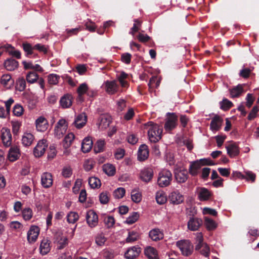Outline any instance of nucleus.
<instances>
[{
    "label": "nucleus",
    "instance_id": "nucleus-40",
    "mask_svg": "<svg viewBox=\"0 0 259 259\" xmlns=\"http://www.w3.org/2000/svg\"><path fill=\"white\" fill-rule=\"evenodd\" d=\"M127 74L124 72L120 73L117 76L118 80L122 88H127L128 87V82L125 80L127 77Z\"/></svg>",
    "mask_w": 259,
    "mask_h": 259
},
{
    "label": "nucleus",
    "instance_id": "nucleus-30",
    "mask_svg": "<svg viewBox=\"0 0 259 259\" xmlns=\"http://www.w3.org/2000/svg\"><path fill=\"white\" fill-rule=\"evenodd\" d=\"M145 254L149 259H158V256L156 250L152 247H147L145 249Z\"/></svg>",
    "mask_w": 259,
    "mask_h": 259
},
{
    "label": "nucleus",
    "instance_id": "nucleus-39",
    "mask_svg": "<svg viewBox=\"0 0 259 259\" xmlns=\"http://www.w3.org/2000/svg\"><path fill=\"white\" fill-rule=\"evenodd\" d=\"M1 82L5 86L8 85H12L14 83V80L12 79L11 76L9 74H4L2 77Z\"/></svg>",
    "mask_w": 259,
    "mask_h": 259
},
{
    "label": "nucleus",
    "instance_id": "nucleus-32",
    "mask_svg": "<svg viewBox=\"0 0 259 259\" xmlns=\"http://www.w3.org/2000/svg\"><path fill=\"white\" fill-rule=\"evenodd\" d=\"M103 170L108 176H112L115 174L116 169L113 165L106 163L103 165Z\"/></svg>",
    "mask_w": 259,
    "mask_h": 259
},
{
    "label": "nucleus",
    "instance_id": "nucleus-33",
    "mask_svg": "<svg viewBox=\"0 0 259 259\" xmlns=\"http://www.w3.org/2000/svg\"><path fill=\"white\" fill-rule=\"evenodd\" d=\"M172 180V174L169 170H163V186H168Z\"/></svg>",
    "mask_w": 259,
    "mask_h": 259
},
{
    "label": "nucleus",
    "instance_id": "nucleus-5",
    "mask_svg": "<svg viewBox=\"0 0 259 259\" xmlns=\"http://www.w3.org/2000/svg\"><path fill=\"white\" fill-rule=\"evenodd\" d=\"M177 116L175 113H168L164 124L165 130L168 132L174 130L177 126Z\"/></svg>",
    "mask_w": 259,
    "mask_h": 259
},
{
    "label": "nucleus",
    "instance_id": "nucleus-61",
    "mask_svg": "<svg viewBox=\"0 0 259 259\" xmlns=\"http://www.w3.org/2000/svg\"><path fill=\"white\" fill-rule=\"evenodd\" d=\"M140 25L141 22L138 19L135 20V23L133 25V27L131 28V30L130 33L134 35L135 33L139 30V26Z\"/></svg>",
    "mask_w": 259,
    "mask_h": 259
},
{
    "label": "nucleus",
    "instance_id": "nucleus-56",
    "mask_svg": "<svg viewBox=\"0 0 259 259\" xmlns=\"http://www.w3.org/2000/svg\"><path fill=\"white\" fill-rule=\"evenodd\" d=\"M74 139V135L73 133H71L66 135L64 138V142H65L66 147H69L72 143Z\"/></svg>",
    "mask_w": 259,
    "mask_h": 259
},
{
    "label": "nucleus",
    "instance_id": "nucleus-29",
    "mask_svg": "<svg viewBox=\"0 0 259 259\" xmlns=\"http://www.w3.org/2000/svg\"><path fill=\"white\" fill-rule=\"evenodd\" d=\"M93 146V142L89 138H85L83 139L81 144V149L83 152L87 153L89 152Z\"/></svg>",
    "mask_w": 259,
    "mask_h": 259
},
{
    "label": "nucleus",
    "instance_id": "nucleus-23",
    "mask_svg": "<svg viewBox=\"0 0 259 259\" xmlns=\"http://www.w3.org/2000/svg\"><path fill=\"white\" fill-rule=\"evenodd\" d=\"M34 140V136L30 133H24L22 137V144L25 147L30 146Z\"/></svg>",
    "mask_w": 259,
    "mask_h": 259
},
{
    "label": "nucleus",
    "instance_id": "nucleus-50",
    "mask_svg": "<svg viewBox=\"0 0 259 259\" xmlns=\"http://www.w3.org/2000/svg\"><path fill=\"white\" fill-rule=\"evenodd\" d=\"M161 82L160 78L156 76H152L149 81V85L151 88H158Z\"/></svg>",
    "mask_w": 259,
    "mask_h": 259
},
{
    "label": "nucleus",
    "instance_id": "nucleus-59",
    "mask_svg": "<svg viewBox=\"0 0 259 259\" xmlns=\"http://www.w3.org/2000/svg\"><path fill=\"white\" fill-rule=\"evenodd\" d=\"M12 131L14 135H17L19 132L21 123L19 121H12Z\"/></svg>",
    "mask_w": 259,
    "mask_h": 259
},
{
    "label": "nucleus",
    "instance_id": "nucleus-2",
    "mask_svg": "<svg viewBox=\"0 0 259 259\" xmlns=\"http://www.w3.org/2000/svg\"><path fill=\"white\" fill-rule=\"evenodd\" d=\"M214 165V163L210 159H201L192 162L189 168V172L192 176L197 175L199 169L203 165Z\"/></svg>",
    "mask_w": 259,
    "mask_h": 259
},
{
    "label": "nucleus",
    "instance_id": "nucleus-11",
    "mask_svg": "<svg viewBox=\"0 0 259 259\" xmlns=\"http://www.w3.org/2000/svg\"><path fill=\"white\" fill-rule=\"evenodd\" d=\"M168 200L174 204H179L184 201V197L178 191H174L169 195Z\"/></svg>",
    "mask_w": 259,
    "mask_h": 259
},
{
    "label": "nucleus",
    "instance_id": "nucleus-54",
    "mask_svg": "<svg viewBox=\"0 0 259 259\" xmlns=\"http://www.w3.org/2000/svg\"><path fill=\"white\" fill-rule=\"evenodd\" d=\"M221 109L224 110H227L230 108L232 106V103L228 100L225 99L220 102Z\"/></svg>",
    "mask_w": 259,
    "mask_h": 259
},
{
    "label": "nucleus",
    "instance_id": "nucleus-19",
    "mask_svg": "<svg viewBox=\"0 0 259 259\" xmlns=\"http://www.w3.org/2000/svg\"><path fill=\"white\" fill-rule=\"evenodd\" d=\"M223 119L219 116H216L214 117L210 123V130L213 132L219 131L222 126Z\"/></svg>",
    "mask_w": 259,
    "mask_h": 259
},
{
    "label": "nucleus",
    "instance_id": "nucleus-34",
    "mask_svg": "<svg viewBox=\"0 0 259 259\" xmlns=\"http://www.w3.org/2000/svg\"><path fill=\"white\" fill-rule=\"evenodd\" d=\"M142 195L141 193L137 189H134L131 192V199L133 202L136 203L140 202L142 200Z\"/></svg>",
    "mask_w": 259,
    "mask_h": 259
},
{
    "label": "nucleus",
    "instance_id": "nucleus-1",
    "mask_svg": "<svg viewBox=\"0 0 259 259\" xmlns=\"http://www.w3.org/2000/svg\"><path fill=\"white\" fill-rule=\"evenodd\" d=\"M147 130L149 140L151 143H156L161 138L162 129L156 123L150 121L145 124Z\"/></svg>",
    "mask_w": 259,
    "mask_h": 259
},
{
    "label": "nucleus",
    "instance_id": "nucleus-24",
    "mask_svg": "<svg viewBox=\"0 0 259 259\" xmlns=\"http://www.w3.org/2000/svg\"><path fill=\"white\" fill-rule=\"evenodd\" d=\"M20 156L19 149L17 146L12 147L8 153V159L11 161L16 160Z\"/></svg>",
    "mask_w": 259,
    "mask_h": 259
},
{
    "label": "nucleus",
    "instance_id": "nucleus-26",
    "mask_svg": "<svg viewBox=\"0 0 259 259\" xmlns=\"http://www.w3.org/2000/svg\"><path fill=\"white\" fill-rule=\"evenodd\" d=\"M226 148L228 154L231 157L237 156L239 153L238 147L235 143H231L227 146Z\"/></svg>",
    "mask_w": 259,
    "mask_h": 259
},
{
    "label": "nucleus",
    "instance_id": "nucleus-46",
    "mask_svg": "<svg viewBox=\"0 0 259 259\" xmlns=\"http://www.w3.org/2000/svg\"><path fill=\"white\" fill-rule=\"evenodd\" d=\"M125 194V190L124 188L120 187L118 188L113 192V196L116 199H120L123 197Z\"/></svg>",
    "mask_w": 259,
    "mask_h": 259
},
{
    "label": "nucleus",
    "instance_id": "nucleus-42",
    "mask_svg": "<svg viewBox=\"0 0 259 259\" xmlns=\"http://www.w3.org/2000/svg\"><path fill=\"white\" fill-rule=\"evenodd\" d=\"M243 92V87L239 84L236 87L230 90V95L231 97L235 98L238 97Z\"/></svg>",
    "mask_w": 259,
    "mask_h": 259
},
{
    "label": "nucleus",
    "instance_id": "nucleus-51",
    "mask_svg": "<svg viewBox=\"0 0 259 259\" xmlns=\"http://www.w3.org/2000/svg\"><path fill=\"white\" fill-rule=\"evenodd\" d=\"M104 222L107 228H110L113 227L115 220L112 216H106L104 218Z\"/></svg>",
    "mask_w": 259,
    "mask_h": 259
},
{
    "label": "nucleus",
    "instance_id": "nucleus-41",
    "mask_svg": "<svg viewBox=\"0 0 259 259\" xmlns=\"http://www.w3.org/2000/svg\"><path fill=\"white\" fill-rule=\"evenodd\" d=\"M149 237L153 241H157L160 238V231L158 229H154L149 232Z\"/></svg>",
    "mask_w": 259,
    "mask_h": 259
},
{
    "label": "nucleus",
    "instance_id": "nucleus-62",
    "mask_svg": "<svg viewBox=\"0 0 259 259\" xmlns=\"http://www.w3.org/2000/svg\"><path fill=\"white\" fill-rule=\"evenodd\" d=\"M131 57L132 55L130 53H124L121 55V60L123 63L128 64L131 62Z\"/></svg>",
    "mask_w": 259,
    "mask_h": 259
},
{
    "label": "nucleus",
    "instance_id": "nucleus-7",
    "mask_svg": "<svg viewBox=\"0 0 259 259\" xmlns=\"http://www.w3.org/2000/svg\"><path fill=\"white\" fill-rule=\"evenodd\" d=\"M39 231L40 229L38 227L36 226L30 227L27 234V239L29 243H34L37 240Z\"/></svg>",
    "mask_w": 259,
    "mask_h": 259
},
{
    "label": "nucleus",
    "instance_id": "nucleus-22",
    "mask_svg": "<svg viewBox=\"0 0 259 259\" xmlns=\"http://www.w3.org/2000/svg\"><path fill=\"white\" fill-rule=\"evenodd\" d=\"M153 177V170L150 168H145L140 173V178L145 182H149Z\"/></svg>",
    "mask_w": 259,
    "mask_h": 259
},
{
    "label": "nucleus",
    "instance_id": "nucleus-52",
    "mask_svg": "<svg viewBox=\"0 0 259 259\" xmlns=\"http://www.w3.org/2000/svg\"><path fill=\"white\" fill-rule=\"evenodd\" d=\"M88 86L87 83H83L81 84L77 89V93L79 96L80 97L84 94H87V92H88Z\"/></svg>",
    "mask_w": 259,
    "mask_h": 259
},
{
    "label": "nucleus",
    "instance_id": "nucleus-31",
    "mask_svg": "<svg viewBox=\"0 0 259 259\" xmlns=\"http://www.w3.org/2000/svg\"><path fill=\"white\" fill-rule=\"evenodd\" d=\"M111 123V118L107 115H103L100 118V123H99V128L101 129H106L108 127Z\"/></svg>",
    "mask_w": 259,
    "mask_h": 259
},
{
    "label": "nucleus",
    "instance_id": "nucleus-48",
    "mask_svg": "<svg viewBox=\"0 0 259 259\" xmlns=\"http://www.w3.org/2000/svg\"><path fill=\"white\" fill-rule=\"evenodd\" d=\"M99 200L102 204H107L109 200V193L107 191H104L100 193L99 195Z\"/></svg>",
    "mask_w": 259,
    "mask_h": 259
},
{
    "label": "nucleus",
    "instance_id": "nucleus-44",
    "mask_svg": "<svg viewBox=\"0 0 259 259\" xmlns=\"http://www.w3.org/2000/svg\"><path fill=\"white\" fill-rule=\"evenodd\" d=\"M26 80L28 83H33L38 79V75L34 72H30L26 75Z\"/></svg>",
    "mask_w": 259,
    "mask_h": 259
},
{
    "label": "nucleus",
    "instance_id": "nucleus-37",
    "mask_svg": "<svg viewBox=\"0 0 259 259\" xmlns=\"http://www.w3.org/2000/svg\"><path fill=\"white\" fill-rule=\"evenodd\" d=\"M89 184L93 189H97L100 187L101 183L98 178L93 177L89 179Z\"/></svg>",
    "mask_w": 259,
    "mask_h": 259
},
{
    "label": "nucleus",
    "instance_id": "nucleus-35",
    "mask_svg": "<svg viewBox=\"0 0 259 259\" xmlns=\"http://www.w3.org/2000/svg\"><path fill=\"white\" fill-rule=\"evenodd\" d=\"M140 238L139 234L135 231H129L128 236L126 238V242L132 243L138 240Z\"/></svg>",
    "mask_w": 259,
    "mask_h": 259
},
{
    "label": "nucleus",
    "instance_id": "nucleus-38",
    "mask_svg": "<svg viewBox=\"0 0 259 259\" xmlns=\"http://www.w3.org/2000/svg\"><path fill=\"white\" fill-rule=\"evenodd\" d=\"M139 217L140 215L138 212H133L130 216L127 218L124 223L128 225H132L138 220Z\"/></svg>",
    "mask_w": 259,
    "mask_h": 259
},
{
    "label": "nucleus",
    "instance_id": "nucleus-57",
    "mask_svg": "<svg viewBox=\"0 0 259 259\" xmlns=\"http://www.w3.org/2000/svg\"><path fill=\"white\" fill-rule=\"evenodd\" d=\"M23 112V108L22 106L17 104L13 108L14 114L17 116H20Z\"/></svg>",
    "mask_w": 259,
    "mask_h": 259
},
{
    "label": "nucleus",
    "instance_id": "nucleus-27",
    "mask_svg": "<svg viewBox=\"0 0 259 259\" xmlns=\"http://www.w3.org/2000/svg\"><path fill=\"white\" fill-rule=\"evenodd\" d=\"M195 249L199 250L200 253L205 257H208L210 253V249L206 243L197 244L195 246Z\"/></svg>",
    "mask_w": 259,
    "mask_h": 259
},
{
    "label": "nucleus",
    "instance_id": "nucleus-8",
    "mask_svg": "<svg viewBox=\"0 0 259 259\" xmlns=\"http://www.w3.org/2000/svg\"><path fill=\"white\" fill-rule=\"evenodd\" d=\"M1 139L5 147H9L12 144V135L10 130L8 128L3 127L1 130Z\"/></svg>",
    "mask_w": 259,
    "mask_h": 259
},
{
    "label": "nucleus",
    "instance_id": "nucleus-14",
    "mask_svg": "<svg viewBox=\"0 0 259 259\" xmlns=\"http://www.w3.org/2000/svg\"><path fill=\"white\" fill-rule=\"evenodd\" d=\"M202 224V221L197 218H191L188 222V228L192 231H195L198 230Z\"/></svg>",
    "mask_w": 259,
    "mask_h": 259
},
{
    "label": "nucleus",
    "instance_id": "nucleus-13",
    "mask_svg": "<svg viewBox=\"0 0 259 259\" xmlns=\"http://www.w3.org/2000/svg\"><path fill=\"white\" fill-rule=\"evenodd\" d=\"M86 219L88 225L92 228L96 226L98 223V215L94 210H90L88 211Z\"/></svg>",
    "mask_w": 259,
    "mask_h": 259
},
{
    "label": "nucleus",
    "instance_id": "nucleus-53",
    "mask_svg": "<svg viewBox=\"0 0 259 259\" xmlns=\"http://www.w3.org/2000/svg\"><path fill=\"white\" fill-rule=\"evenodd\" d=\"M106 241L104 235L103 233L98 234L96 237V243L99 246H102Z\"/></svg>",
    "mask_w": 259,
    "mask_h": 259
},
{
    "label": "nucleus",
    "instance_id": "nucleus-36",
    "mask_svg": "<svg viewBox=\"0 0 259 259\" xmlns=\"http://www.w3.org/2000/svg\"><path fill=\"white\" fill-rule=\"evenodd\" d=\"M204 224L208 230H213L217 227V224L215 221L208 217L204 218Z\"/></svg>",
    "mask_w": 259,
    "mask_h": 259
},
{
    "label": "nucleus",
    "instance_id": "nucleus-43",
    "mask_svg": "<svg viewBox=\"0 0 259 259\" xmlns=\"http://www.w3.org/2000/svg\"><path fill=\"white\" fill-rule=\"evenodd\" d=\"M105 142L104 140H99L95 145L94 150L96 153H100L103 151Z\"/></svg>",
    "mask_w": 259,
    "mask_h": 259
},
{
    "label": "nucleus",
    "instance_id": "nucleus-45",
    "mask_svg": "<svg viewBox=\"0 0 259 259\" xmlns=\"http://www.w3.org/2000/svg\"><path fill=\"white\" fill-rule=\"evenodd\" d=\"M79 219V215L77 212L74 211L70 212L67 216V220L69 223L74 224Z\"/></svg>",
    "mask_w": 259,
    "mask_h": 259
},
{
    "label": "nucleus",
    "instance_id": "nucleus-6",
    "mask_svg": "<svg viewBox=\"0 0 259 259\" xmlns=\"http://www.w3.org/2000/svg\"><path fill=\"white\" fill-rule=\"evenodd\" d=\"M48 144L46 140L42 139L38 141L33 149V154L35 157L42 156L46 151Z\"/></svg>",
    "mask_w": 259,
    "mask_h": 259
},
{
    "label": "nucleus",
    "instance_id": "nucleus-17",
    "mask_svg": "<svg viewBox=\"0 0 259 259\" xmlns=\"http://www.w3.org/2000/svg\"><path fill=\"white\" fill-rule=\"evenodd\" d=\"M53 178L51 173L44 172L41 177V184L44 188H49L53 184Z\"/></svg>",
    "mask_w": 259,
    "mask_h": 259
},
{
    "label": "nucleus",
    "instance_id": "nucleus-10",
    "mask_svg": "<svg viewBox=\"0 0 259 259\" xmlns=\"http://www.w3.org/2000/svg\"><path fill=\"white\" fill-rule=\"evenodd\" d=\"M105 91L110 95H113L118 91L119 86L115 80H107L104 83Z\"/></svg>",
    "mask_w": 259,
    "mask_h": 259
},
{
    "label": "nucleus",
    "instance_id": "nucleus-28",
    "mask_svg": "<svg viewBox=\"0 0 259 259\" xmlns=\"http://www.w3.org/2000/svg\"><path fill=\"white\" fill-rule=\"evenodd\" d=\"M5 68L9 71H13L18 66V62L13 59H8L4 63Z\"/></svg>",
    "mask_w": 259,
    "mask_h": 259
},
{
    "label": "nucleus",
    "instance_id": "nucleus-58",
    "mask_svg": "<svg viewBox=\"0 0 259 259\" xmlns=\"http://www.w3.org/2000/svg\"><path fill=\"white\" fill-rule=\"evenodd\" d=\"M57 151L54 145H51L49 147L48 158L49 159H53L56 155Z\"/></svg>",
    "mask_w": 259,
    "mask_h": 259
},
{
    "label": "nucleus",
    "instance_id": "nucleus-4",
    "mask_svg": "<svg viewBox=\"0 0 259 259\" xmlns=\"http://www.w3.org/2000/svg\"><path fill=\"white\" fill-rule=\"evenodd\" d=\"M177 246L183 255L189 256L193 252V245L189 240H180L177 242Z\"/></svg>",
    "mask_w": 259,
    "mask_h": 259
},
{
    "label": "nucleus",
    "instance_id": "nucleus-12",
    "mask_svg": "<svg viewBox=\"0 0 259 259\" xmlns=\"http://www.w3.org/2000/svg\"><path fill=\"white\" fill-rule=\"evenodd\" d=\"M87 122V115L85 113H81L75 116L73 124L77 128L80 129L85 125Z\"/></svg>",
    "mask_w": 259,
    "mask_h": 259
},
{
    "label": "nucleus",
    "instance_id": "nucleus-20",
    "mask_svg": "<svg viewBox=\"0 0 259 259\" xmlns=\"http://www.w3.org/2000/svg\"><path fill=\"white\" fill-rule=\"evenodd\" d=\"M73 97L71 95L66 94L64 95L60 100V106L63 108H68L72 104Z\"/></svg>",
    "mask_w": 259,
    "mask_h": 259
},
{
    "label": "nucleus",
    "instance_id": "nucleus-18",
    "mask_svg": "<svg viewBox=\"0 0 259 259\" xmlns=\"http://www.w3.org/2000/svg\"><path fill=\"white\" fill-rule=\"evenodd\" d=\"M51 241L47 238H44L41 241L39 246L40 253L42 255H46L51 250Z\"/></svg>",
    "mask_w": 259,
    "mask_h": 259
},
{
    "label": "nucleus",
    "instance_id": "nucleus-25",
    "mask_svg": "<svg viewBox=\"0 0 259 259\" xmlns=\"http://www.w3.org/2000/svg\"><path fill=\"white\" fill-rule=\"evenodd\" d=\"M175 178L178 183H184L187 180V171L185 169H177L175 172Z\"/></svg>",
    "mask_w": 259,
    "mask_h": 259
},
{
    "label": "nucleus",
    "instance_id": "nucleus-63",
    "mask_svg": "<svg viewBox=\"0 0 259 259\" xmlns=\"http://www.w3.org/2000/svg\"><path fill=\"white\" fill-rule=\"evenodd\" d=\"M259 111V108L257 106H254L248 116L249 120L254 119L256 115V113Z\"/></svg>",
    "mask_w": 259,
    "mask_h": 259
},
{
    "label": "nucleus",
    "instance_id": "nucleus-55",
    "mask_svg": "<svg viewBox=\"0 0 259 259\" xmlns=\"http://www.w3.org/2000/svg\"><path fill=\"white\" fill-rule=\"evenodd\" d=\"M95 164V162L92 159H88L84 161L83 167L85 171L91 170Z\"/></svg>",
    "mask_w": 259,
    "mask_h": 259
},
{
    "label": "nucleus",
    "instance_id": "nucleus-16",
    "mask_svg": "<svg viewBox=\"0 0 259 259\" xmlns=\"http://www.w3.org/2000/svg\"><path fill=\"white\" fill-rule=\"evenodd\" d=\"M149 149L146 144L141 145L138 152V159L139 161H144L147 159L149 156Z\"/></svg>",
    "mask_w": 259,
    "mask_h": 259
},
{
    "label": "nucleus",
    "instance_id": "nucleus-9",
    "mask_svg": "<svg viewBox=\"0 0 259 259\" xmlns=\"http://www.w3.org/2000/svg\"><path fill=\"white\" fill-rule=\"evenodd\" d=\"M36 130L38 132H44L49 127V123L47 119L44 116L38 117L35 121Z\"/></svg>",
    "mask_w": 259,
    "mask_h": 259
},
{
    "label": "nucleus",
    "instance_id": "nucleus-49",
    "mask_svg": "<svg viewBox=\"0 0 259 259\" xmlns=\"http://www.w3.org/2000/svg\"><path fill=\"white\" fill-rule=\"evenodd\" d=\"M60 77L56 74H51L48 76V81L50 84L55 85L58 83Z\"/></svg>",
    "mask_w": 259,
    "mask_h": 259
},
{
    "label": "nucleus",
    "instance_id": "nucleus-3",
    "mask_svg": "<svg viewBox=\"0 0 259 259\" xmlns=\"http://www.w3.org/2000/svg\"><path fill=\"white\" fill-rule=\"evenodd\" d=\"M68 128V124L65 119H60L57 123L54 128L55 136L58 139L63 137Z\"/></svg>",
    "mask_w": 259,
    "mask_h": 259
},
{
    "label": "nucleus",
    "instance_id": "nucleus-21",
    "mask_svg": "<svg viewBox=\"0 0 259 259\" xmlns=\"http://www.w3.org/2000/svg\"><path fill=\"white\" fill-rule=\"evenodd\" d=\"M140 251V248L133 246L128 249L125 253L124 256L127 259H134L138 256Z\"/></svg>",
    "mask_w": 259,
    "mask_h": 259
},
{
    "label": "nucleus",
    "instance_id": "nucleus-64",
    "mask_svg": "<svg viewBox=\"0 0 259 259\" xmlns=\"http://www.w3.org/2000/svg\"><path fill=\"white\" fill-rule=\"evenodd\" d=\"M72 169L70 167H64L62 172L63 176L65 178H69L72 175Z\"/></svg>",
    "mask_w": 259,
    "mask_h": 259
},
{
    "label": "nucleus",
    "instance_id": "nucleus-47",
    "mask_svg": "<svg viewBox=\"0 0 259 259\" xmlns=\"http://www.w3.org/2000/svg\"><path fill=\"white\" fill-rule=\"evenodd\" d=\"M33 215L32 210L30 208H25L22 210V217L24 220H30Z\"/></svg>",
    "mask_w": 259,
    "mask_h": 259
},
{
    "label": "nucleus",
    "instance_id": "nucleus-15",
    "mask_svg": "<svg viewBox=\"0 0 259 259\" xmlns=\"http://www.w3.org/2000/svg\"><path fill=\"white\" fill-rule=\"evenodd\" d=\"M196 192L200 201H206L209 199L211 194L208 189L203 187L197 188Z\"/></svg>",
    "mask_w": 259,
    "mask_h": 259
},
{
    "label": "nucleus",
    "instance_id": "nucleus-60",
    "mask_svg": "<svg viewBox=\"0 0 259 259\" xmlns=\"http://www.w3.org/2000/svg\"><path fill=\"white\" fill-rule=\"evenodd\" d=\"M85 26L86 29L91 32L95 31L96 28L95 24L90 20L85 22Z\"/></svg>",
    "mask_w": 259,
    "mask_h": 259
}]
</instances>
